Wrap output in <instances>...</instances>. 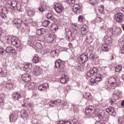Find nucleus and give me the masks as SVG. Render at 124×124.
Segmentation results:
<instances>
[{
  "mask_svg": "<svg viewBox=\"0 0 124 124\" xmlns=\"http://www.w3.org/2000/svg\"><path fill=\"white\" fill-rule=\"evenodd\" d=\"M6 88L7 90H12L13 89V84L12 83H7L6 84Z\"/></svg>",
  "mask_w": 124,
  "mask_h": 124,
  "instance_id": "40",
  "label": "nucleus"
},
{
  "mask_svg": "<svg viewBox=\"0 0 124 124\" xmlns=\"http://www.w3.org/2000/svg\"><path fill=\"white\" fill-rule=\"evenodd\" d=\"M13 24L15 27L19 28L22 25V20L20 19L14 18L13 20Z\"/></svg>",
  "mask_w": 124,
  "mask_h": 124,
  "instance_id": "13",
  "label": "nucleus"
},
{
  "mask_svg": "<svg viewBox=\"0 0 124 124\" xmlns=\"http://www.w3.org/2000/svg\"><path fill=\"white\" fill-rule=\"evenodd\" d=\"M98 71V69L95 67L91 68L88 72H87L86 76L87 77H92V76H93V75L96 74Z\"/></svg>",
  "mask_w": 124,
  "mask_h": 124,
  "instance_id": "2",
  "label": "nucleus"
},
{
  "mask_svg": "<svg viewBox=\"0 0 124 124\" xmlns=\"http://www.w3.org/2000/svg\"><path fill=\"white\" fill-rule=\"evenodd\" d=\"M10 122H12L13 121H16L17 120V113H11L9 116Z\"/></svg>",
  "mask_w": 124,
  "mask_h": 124,
  "instance_id": "22",
  "label": "nucleus"
},
{
  "mask_svg": "<svg viewBox=\"0 0 124 124\" xmlns=\"http://www.w3.org/2000/svg\"><path fill=\"white\" fill-rule=\"evenodd\" d=\"M112 31H113V34H115V35H120L122 33V29L119 27H113L112 28Z\"/></svg>",
  "mask_w": 124,
  "mask_h": 124,
  "instance_id": "12",
  "label": "nucleus"
},
{
  "mask_svg": "<svg viewBox=\"0 0 124 124\" xmlns=\"http://www.w3.org/2000/svg\"><path fill=\"white\" fill-rule=\"evenodd\" d=\"M5 53V49H3V48H0V54L2 56H4Z\"/></svg>",
  "mask_w": 124,
  "mask_h": 124,
  "instance_id": "51",
  "label": "nucleus"
},
{
  "mask_svg": "<svg viewBox=\"0 0 124 124\" xmlns=\"http://www.w3.org/2000/svg\"><path fill=\"white\" fill-rule=\"evenodd\" d=\"M93 112V110L90 109L85 110V112L87 114V115H91V114H92Z\"/></svg>",
  "mask_w": 124,
  "mask_h": 124,
  "instance_id": "54",
  "label": "nucleus"
},
{
  "mask_svg": "<svg viewBox=\"0 0 124 124\" xmlns=\"http://www.w3.org/2000/svg\"><path fill=\"white\" fill-rule=\"evenodd\" d=\"M89 3L92 5H95V0H91Z\"/></svg>",
  "mask_w": 124,
  "mask_h": 124,
  "instance_id": "55",
  "label": "nucleus"
},
{
  "mask_svg": "<svg viewBox=\"0 0 124 124\" xmlns=\"http://www.w3.org/2000/svg\"><path fill=\"white\" fill-rule=\"evenodd\" d=\"M46 33V31L44 29H41V34H45Z\"/></svg>",
  "mask_w": 124,
  "mask_h": 124,
  "instance_id": "61",
  "label": "nucleus"
},
{
  "mask_svg": "<svg viewBox=\"0 0 124 124\" xmlns=\"http://www.w3.org/2000/svg\"><path fill=\"white\" fill-rule=\"evenodd\" d=\"M53 30H54V31H57L59 30V29L58 28V25L54 24L53 25Z\"/></svg>",
  "mask_w": 124,
  "mask_h": 124,
  "instance_id": "58",
  "label": "nucleus"
},
{
  "mask_svg": "<svg viewBox=\"0 0 124 124\" xmlns=\"http://www.w3.org/2000/svg\"><path fill=\"white\" fill-rule=\"evenodd\" d=\"M2 12L0 13V17H1V18H2V19H4V20H7V16H6V15L5 14V13L7 14L9 10H8V9L6 8H3L2 9Z\"/></svg>",
  "mask_w": 124,
  "mask_h": 124,
  "instance_id": "9",
  "label": "nucleus"
},
{
  "mask_svg": "<svg viewBox=\"0 0 124 124\" xmlns=\"http://www.w3.org/2000/svg\"><path fill=\"white\" fill-rule=\"evenodd\" d=\"M73 10L74 13L78 15L81 13V6L78 4H75L73 6Z\"/></svg>",
  "mask_w": 124,
  "mask_h": 124,
  "instance_id": "7",
  "label": "nucleus"
},
{
  "mask_svg": "<svg viewBox=\"0 0 124 124\" xmlns=\"http://www.w3.org/2000/svg\"><path fill=\"white\" fill-rule=\"evenodd\" d=\"M83 96L85 99H91L92 98V95L89 93H86L85 94L83 95Z\"/></svg>",
  "mask_w": 124,
  "mask_h": 124,
  "instance_id": "38",
  "label": "nucleus"
},
{
  "mask_svg": "<svg viewBox=\"0 0 124 124\" xmlns=\"http://www.w3.org/2000/svg\"><path fill=\"white\" fill-rule=\"evenodd\" d=\"M118 41L119 43H121V44H124V35L122 36V38L119 39Z\"/></svg>",
  "mask_w": 124,
  "mask_h": 124,
  "instance_id": "53",
  "label": "nucleus"
},
{
  "mask_svg": "<svg viewBox=\"0 0 124 124\" xmlns=\"http://www.w3.org/2000/svg\"><path fill=\"white\" fill-rule=\"evenodd\" d=\"M67 80H69V78H68V76H67V75H64L62 76L60 81L62 84H65L66 82H67Z\"/></svg>",
  "mask_w": 124,
  "mask_h": 124,
  "instance_id": "23",
  "label": "nucleus"
},
{
  "mask_svg": "<svg viewBox=\"0 0 124 124\" xmlns=\"http://www.w3.org/2000/svg\"><path fill=\"white\" fill-rule=\"evenodd\" d=\"M108 82L110 84L111 87H114L116 88L118 85V82L117 81V77H111L108 78Z\"/></svg>",
  "mask_w": 124,
  "mask_h": 124,
  "instance_id": "1",
  "label": "nucleus"
},
{
  "mask_svg": "<svg viewBox=\"0 0 124 124\" xmlns=\"http://www.w3.org/2000/svg\"><path fill=\"white\" fill-rule=\"evenodd\" d=\"M5 50L6 53H12V54H16V53L15 49L11 46H7Z\"/></svg>",
  "mask_w": 124,
  "mask_h": 124,
  "instance_id": "19",
  "label": "nucleus"
},
{
  "mask_svg": "<svg viewBox=\"0 0 124 124\" xmlns=\"http://www.w3.org/2000/svg\"><path fill=\"white\" fill-rule=\"evenodd\" d=\"M46 18L49 20H51V21H54V20H55V16H54V15L52 13L47 14L46 15Z\"/></svg>",
  "mask_w": 124,
  "mask_h": 124,
  "instance_id": "31",
  "label": "nucleus"
},
{
  "mask_svg": "<svg viewBox=\"0 0 124 124\" xmlns=\"http://www.w3.org/2000/svg\"><path fill=\"white\" fill-rule=\"evenodd\" d=\"M95 81L97 82H100L101 81L102 78H101V75L99 74H97L95 76Z\"/></svg>",
  "mask_w": 124,
  "mask_h": 124,
  "instance_id": "34",
  "label": "nucleus"
},
{
  "mask_svg": "<svg viewBox=\"0 0 124 124\" xmlns=\"http://www.w3.org/2000/svg\"><path fill=\"white\" fill-rule=\"evenodd\" d=\"M33 62H39V58L37 56H34L32 59Z\"/></svg>",
  "mask_w": 124,
  "mask_h": 124,
  "instance_id": "45",
  "label": "nucleus"
},
{
  "mask_svg": "<svg viewBox=\"0 0 124 124\" xmlns=\"http://www.w3.org/2000/svg\"><path fill=\"white\" fill-rule=\"evenodd\" d=\"M42 72V70L40 69L39 67H37L34 69V70L33 71L32 74H33V75H35V76H38V75H40V74H41Z\"/></svg>",
  "mask_w": 124,
  "mask_h": 124,
  "instance_id": "18",
  "label": "nucleus"
},
{
  "mask_svg": "<svg viewBox=\"0 0 124 124\" xmlns=\"http://www.w3.org/2000/svg\"><path fill=\"white\" fill-rule=\"evenodd\" d=\"M50 23H51V22H50V20H45L44 21L43 23V26H44V27H45L46 28H47V27H48V26H49V24H50Z\"/></svg>",
  "mask_w": 124,
  "mask_h": 124,
  "instance_id": "39",
  "label": "nucleus"
},
{
  "mask_svg": "<svg viewBox=\"0 0 124 124\" xmlns=\"http://www.w3.org/2000/svg\"><path fill=\"white\" fill-rule=\"evenodd\" d=\"M85 110H94V107H93V106L90 105V106H88V107L86 108Z\"/></svg>",
  "mask_w": 124,
  "mask_h": 124,
  "instance_id": "50",
  "label": "nucleus"
},
{
  "mask_svg": "<svg viewBox=\"0 0 124 124\" xmlns=\"http://www.w3.org/2000/svg\"><path fill=\"white\" fill-rule=\"evenodd\" d=\"M13 97L15 100H18L21 98V94L19 93H14L13 94Z\"/></svg>",
  "mask_w": 124,
  "mask_h": 124,
  "instance_id": "26",
  "label": "nucleus"
},
{
  "mask_svg": "<svg viewBox=\"0 0 124 124\" xmlns=\"http://www.w3.org/2000/svg\"><path fill=\"white\" fill-rule=\"evenodd\" d=\"M32 123H33V124H39V123H38V121L36 119H33L32 120Z\"/></svg>",
  "mask_w": 124,
  "mask_h": 124,
  "instance_id": "59",
  "label": "nucleus"
},
{
  "mask_svg": "<svg viewBox=\"0 0 124 124\" xmlns=\"http://www.w3.org/2000/svg\"><path fill=\"white\" fill-rule=\"evenodd\" d=\"M118 123L121 124H124V116L120 117L119 118Z\"/></svg>",
  "mask_w": 124,
  "mask_h": 124,
  "instance_id": "43",
  "label": "nucleus"
},
{
  "mask_svg": "<svg viewBox=\"0 0 124 124\" xmlns=\"http://www.w3.org/2000/svg\"><path fill=\"white\" fill-rule=\"evenodd\" d=\"M11 42L12 45L16 46L17 48L20 47V42L19 41V39L17 37H12Z\"/></svg>",
  "mask_w": 124,
  "mask_h": 124,
  "instance_id": "6",
  "label": "nucleus"
},
{
  "mask_svg": "<svg viewBox=\"0 0 124 124\" xmlns=\"http://www.w3.org/2000/svg\"><path fill=\"white\" fill-rule=\"evenodd\" d=\"M18 4H19V3H18V2L16 1V0H13L11 2V5L13 7V8H14V9H15V7L17 6Z\"/></svg>",
  "mask_w": 124,
  "mask_h": 124,
  "instance_id": "42",
  "label": "nucleus"
},
{
  "mask_svg": "<svg viewBox=\"0 0 124 124\" xmlns=\"http://www.w3.org/2000/svg\"><path fill=\"white\" fill-rule=\"evenodd\" d=\"M49 88V85L47 83H45L42 85H40L38 87V90L41 92H44L46 91L47 89Z\"/></svg>",
  "mask_w": 124,
  "mask_h": 124,
  "instance_id": "16",
  "label": "nucleus"
},
{
  "mask_svg": "<svg viewBox=\"0 0 124 124\" xmlns=\"http://www.w3.org/2000/svg\"><path fill=\"white\" fill-rule=\"evenodd\" d=\"M60 103H61V105H62V106H66V105H67V102L66 101H62L61 102V101Z\"/></svg>",
  "mask_w": 124,
  "mask_h": 124,
  "instance_id": "57",
  "label": "nucleus"
},
{
  "mask_svg": "<svg viewBox=\"0 0 124 124\" xmlns=\"http://www.w3.org/2000/svg\"><path fill=\"white\" fill-rule=\"evenodd\" d=\"M122 96V93L120 92V91L118 89H116L113 91L112 94V97L114 100H118Z\"/></svg>",
  "mask_w": 124,
  "mask_h": 124,
  "instance_id": "5",
  "label": "nucleus"
},
{
  "mask_svg": "<svg viewBox=\"0 0 124 124\" xmlns=\"http://www.w3.org/2000/svg\"><path fill=\"white\" fill-rule=\"evenodd\" d=\"M0 40L3 44L8 43V40H9V38L7 36H4L0 38Z\"/></svg>",
  "mask_w": 124,
  "mask_h": 124,
  "instance_id": "25",
  "label": "nucleus"
},
{
  "mask_svg": "<svg viewBox=\"0 0 124 124\" xmlns=\"http://www.w3.org/2000/svg\"><path fill=\"white\" fill-rule=\"evenodd\" d=\"M78 22H82V21H83V16H78Z\"/></svg>",
  "mask_w": 124,
  "mask_h": 124,
  "instance_id": "63",
  "label": "nucleus"
},
{
  "mask_svg": "<svg viewBox=\"0 0 124 124\" xmlns=\"http://www.w3.org/2000/svg\"><path fill=\"white\" fill-rule=\"evenodd\" d=\"M65 33L68 39H70V37H72V32L69 29H65Z\"/></svg>",
  "mask_w": 124,
  "mask_h": 124,
  "instance_id": "27",
  "label": "nucleus"
},
{
  "mask_svg": "<svg viewBox=\"0 0 124 124\" xmlns=\"http://www.w3.org/2000/svg\"><path fill=\"white\" fill-rule=\"evenodd\" d=\"M105 43L106 44H110L111 42V37H108V38H107L106 40H105Z\"/></svg>",
  "mask_w": 124,
  "mask_h": 124,
  "instance_id": "49",
  "label": "nucleus"
},
{
  "mask_svg": "<svg viewBox=\"0 0 124 124\" xmlns=\"http://www.w3.org/2000/svg\"><path fill=\"white\" fill-rule=\"evenodd\" d=\"M122 69V65H119L115 67L116 72H119L121 71Z\"/></svg>",
  "mask_w": 124,
  "mask_h": 124,
  "instance_id": "46",
  "label": "nucleus"
},
{
  "mask_svg": "<svg viewBox=\"0 0 124 124\" xmlns=\"http://www.w3.org/2000/svg\"><path fill=\"white\" fill-rule=\"evenodd\" d=\"M64 124H71V121L70 120L64 121Z\"/></svg>",
  "mask_w": 124,
  "mask_h": 124,
  "instance_id": "64",
  "label": "nucleus"
},
{
  "mask_svg": "<svg viewBox=\"0 0 124 124\" xmlns=\"http://www.w3.org/2000/svg\"><path fill=\"white\" fill-rule=\"evenodd\" d=\"M59 103H61V100H57L56 101H51L49 103V106H53V105H58Z\"/></svg>",
  "mask_w": 124,
  "mask_h": 124,
  "instance_id": "29",
  "label": "nucleus"
},
{
  "mask_svg": "<svg viewBox=\"0 0 124 124\" xmlns=\"http://www.w3.org/2000/svg\"><path fill=\"white\" fill-rule=\"evenodd\" d=\"M115 18L116 22L118 23H122L124 20V15L122 13H117L115 15Z\"/></svg>",
  "mask_w": 124,
  "mask_h": 124,
  "instance_id": "3",
  "label": "nucleus"
},
{
  "mask_svg": "<svg viewBox=\"0 0 124 124\" xmlns=\"http://www.w3.org/2000/svg\"><path fill=\"white\" fill-rule=\"evenodd\" d=\"M0 74H1V75H2V76H3L4 77H5V76H6V70L3 69L0 67Z\"/></svg>",
  "mask_w": 124,
  "mask_h": 124,
  "instance_id": "33",
  "label": "nucleus"
},
{
  "mask_svg": "<svg viewBox=\"0 0 124 124\" xmlns=\"http://www.w3.org/2000/svg\"><path fill=\"white\" fill-rule=\"evenodd\" d=\"M105 6L103 5H100L98 6V9L100 12V13H103V12L104 11Z\"/></svg>",
  "mask_w": 124,
  "mask_h": 124,
  "instance_id": "37",
  "label": "nucleus"
},
{
  "mask_svg": "<svg viewBox=\"0 0 124 124\" xmlns=\"http://www.w3.org/2000/svg\"><path fill=\"white\" fill-rule=\"evenodd\" d=\"M36 33L38 35H41V29H38L36 30Z\"/></svg>",
  "mask_w": 124,
  "mask_h": 124,
  "instance_id": "62",
  "label": "nucleus"
},
{
  "mask_svg": "<svg viewBox=\"0 0 124 124\" xmlns=\"http://www.w3.org/2000/svg\"><path fill=\"white\" fill-rule=\"evenodd\" d=\"M81 33L82 35H86L89 31V27L86 25H84L80 29Z\"/></svg>",
  "mask_w": 124,
  "mask_h": 124,
  "instance_id": "17",
  "label": "nucleus"
},
{
  "mask_svg": "<svg viewBox=\"0 0 124 124\" xmlns=\"http://www.w3.org/2000/svg\"><path fill=\"white\" fill-rule=\"evenodd\" d=\"M55 67H56V68L60 67L61 65H62L61 62H55Z\"/></svg>",
  "mask_w": 124,
  "mask_h": 124,
  "instance_id": "56",
  "label": "nucleus"
},
{
  "mask_svg": "<svg viewBox=\"0 0 124 124\" xmlns=\"http://www.w3.org/2000/svg\"><path fill=\"white\" fill-rule=\"evenodd\" d=\"M36 47H37L38 49H42V44H41V43L37 42L36 43Z\"/></svg>",
  "mask_w": 124,
  "mask_h": 124,
  "instance_id": "47",
  "label": "nucleus"
},
{
  "mask_svg": "<svg viewBox=\"0 0 124 124\" xmlns=\"http://www.w3.org/2000/svg\"><path fill=\"white\" fill-rule=\"evenodd\" d=\"M90 82L92 86H93V85H94V84H95V80H94V79L93 78H91Z\"/></svg>",
  "mask_w": 124,
  "mask_h": 124,
  "instance_id": "60",
  "label": "nucleus"
},
{
  "mask_svg": "<svg viewBox=\"0 0 124 124\" xmlns=\"http://www.w3.org/2000/svg\"><path fill=\"white\" fill-rule=\"evenodd\" d=\"M54 9L57 13H62L63 11V6L60 3H56L55 4Z\"/></svg>",
  "mask_w": 124,
  "mask_h": 124,
  "instance_id": "4",
  "label": "nucleus"
},
{
  "mask_svg": "<svg viewBox=\"0 0 124 124\" xmlns=\"http://www.w3.org/2000/svg\"><path fill=\"white\" fill-rule=\"evenodd\" d=\"M22 79L26 83H28V82H30V81L31 80V76L27 73H26L22 75Z\"/></svg>",
  "mask_w": 124,
  "mask_h": 124,
  "instance_id": "11",
  "label": "nucleus"
},
{
  "mask_svg": "<svg viewBox=\"0 0 124 124\" xmlns=\"http://www.w3.org/2000/svg\"><path fill=\"white\" fill-rule=\"evenodd\" d=\"M106 112L110 115L111 116H113L115 117L116 116V111L114 110V108L112 107H108V108H107L106 110Z\"/></svg>",
  "mask_w": 124,
  "mask_h": 124,
  "instance_id": "15",
  "label": "nucleus"
},
{
  "mask_svg": "<svg viewBox=\"0 0 124 124\" xmlns=\"http://www.w3.org/2000/svg\"><path fill=\"white\" fill-rule=\"evenodd\" d=\"M32 67V64L27 63L25 64L24 66V69H26L27 70H29V69H31Z\"/></svg>",
  "mask_w": 124,
  "mask_h": 124,
  "instance_id": "30",
  "label": "nucleus"
},
{
  "mask_svg": "<svg viewBox=\"0 0 124 124\" xmlns=\"http://www.w3.org/2000/svg\"><path fill=\"white\" fill-rule=\"evenodd\" d=\"M94 115L95 117H98V119H100V120L103 119L102 113H100L98 109H96L94 111Z\"/></svg>",
  "mask_w": 124,
  "mask_h": 124,
  "instance_id": "21",
  "label": "nucleus"
},
{
  "mask_svg": "<svg viewBox=\"0 0 124 124\" xmlns=\"http://www.w3.org/2000/svg\"><path fill=\"white\" fill-rule=\"evenodd\" d=\"M45 38L48 43H52L54 41V39H55V35L50 33L46 34L45 36Z\"/></svg>",
  "mask_w": 124,
  "mask_h": 124,
  "instance_id": "10",
  "label": "nucleus"
},
{
  "mask_svg": "<svg viewBox=\"0 0 124 124\" xmlns=\"http://www.w3.org/2000/svg\"><path fill=\"white\" fill-rule=\"evenodd\" d=\"M20 116L23 120H28L29 118V113H27V111L25 109H22L21 110Z\"/></svg>",
  "mask_w": 124,
  "mask_h": 124,
  "instance_id": "14",
  "label": "nucleus"
},
{
  "mask_svg": "<svg viewBox=\"0 0 124 124\" xmlns=\"http://www.w3.org/2000/svg\"><path fill=\"white\" fill-rule=\"evenodd\" d=\"M38 9L41 12H44V11H45V9H46V5L42 4L41 7L38 8Z\"/></svg>",
  "mask_w": 124,
  "mask_h": 124,
  "instance_id": "36",
  "label": "nucleus"
},
{
  "mask_svg": "<svg viewBox=\"0 0 124 124\" xmlns=\"http://www.w3.org/2000/svg\"><path fill=\"white\" fill-rule=\"evenodd\" d=\"M67 3L69 4H74L75 3V0H66Z\"/></svg>",
  "mask_w": 124,
  "mask_h": 124,
  "instance_id": "52",
  "label": "nucleus"
},
{
  "mask_svg": "<svg viewBox=\"0 0 124 124\" xmlns=\"http://www.w3.org/2000/svg\"><path fill=\"white\" fill-rule=\"evenodd\" d=\"M17 10V11H23L24 10L21 8V4L20 3H18L17 6L15 7V9Z\"/></svg>",
  "mask_w": 124,
  "mask_h": 124,
  "instance_id": "41",
  "label": "nucleus"
},
{
  "mask_svg": "<svg viewBox=\"0 0 124 124\" xmlns=\"http://www.w3.org/2000/svg\"><path fill=\"white\" fill-rule=\"evenodd\" d=\"M60 54V51L59 50H53L50 52V56L52 58H56V57H58Z\"/></svg>",
  "mask_w": 124,
  "mask_h": 124,
  "instance_id": "24",
  "label": "nucleus"
},
{
  "mask_svg": "<svg viewBox=\"0 0 124 124\" xmlns=\"http://www.w3.org/2000/svg\"><path fill=\"white\" fill-rule=\"evenodd\" d=\"M85 41L87 43H92L93 42V40L92 37V33H88L86 37Z\"/></svg>",
  "mask_w": 124,
  "mask_h": 124,
  "instance_id": "20",
  "label": "nucleus"
},
{
  "mask_svg": "<svg viewBox=\"0 0 124 124\" xmlns=\"http://www.w3.org/2000/svg\"><path fill=\"white\" fill-rule=\"evenodd\" d=\"M78 60L79 62H87V61L89 60V58H88L87 54L82 53L80 55L79 57L78 58Z\"/></svg>",
  "mask_w": 124,
  "mask_h": 124,
  "instance_id": "8",
  "label": "nucleus"
},
{
  "mask_svg": "<svg viewBox=\"0 0 124 124\" xmlns=\"http://www.w3.org/2000/svg\"><path fill=\"white\" fill-rule=\"evenodd\" d=\"M72 28L73 29V31L75 34L77 33L78 31V27H77V25L76 24H72Z\"/></svg>",
  "mask_w": 124,
  "mask_h": 124,
  "instance_id": "28",
  "label": "nucleus"
},
{
  "mask_svg": "<svg viewBox=\"0 0 124 124\" xmlns=\"http://www.w3.org/2000/svg\"><path fill=\"white\" fill-rule=\"evenodd\" d=\"M102 48L104 52H108L109 51V46L107 44L103 45Z\"/></svg>",
  "mask_w": 124,
  "mask_h": 124,
  "instance_id": "32",
  "label": "nucleus"
},
{
  "mask_svg": "<svg viewBox=\"0 0 124 124\" xmlns=\"http://www.w3.org/2000/svg\"><path fill=\"white\" fill-rule=\"evenodd\" d=\"M28 14L30 17H33V16L35 15V11L34 10H29L28 12Z\"/></svg>",
  "mask_w": 124,
  "mask_h": 124,
  "instance_id": "35",
  "label": "nucleus"
},
{
  "mask_svg": "<svg viewBox=\"0 0 124 124\" xmlns=\"http://www.w3.org/2000/svg\"><path fill=\"white\" fill-rule=\"evenodd\" d=\"M113 34H113V31L112 30V28L108 29L107 33V35L108 36V37H110V36H111V35H113Z\"/></svg>",
  "mask_w": 124,
  "mask_h": 124,
  "instance_id": "44",
  "label": "nucleus"
},
{
  "mask_svg": "<svg viewBox=\"0 0 124 124\" xmlns=\"http://www.w3.org/2000/svg\"><path fill=\"white\" fill-rule=\"evenodd\" d=\"M27 86L29 87V89L31 90H33L34 89V83H30L29 85H27Z\"/></svg>",
  "mask_w": 124,
  "mask_h": 124,
  "instance_id": "48",
  "label": "nucleus"
}]
</instances>
